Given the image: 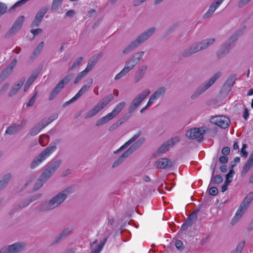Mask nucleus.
Listing matches in <instances>:
<instances>
[{
	"label": "nucleus",
	"instance_id": "f8f14e48",
	"mask_svg": "<svg viewBox=\"0 0 253 253\" xmlns=\"http://www.w3.org/2000/svg\"><path fill=\"white\" fill-rule=\"evenodd\" d=\"M205 132L206 129L204 127H195L187 130L185 135L190 139H197L198 141L201 142L203 140Z\"/></svg>",
	"mask_w": 253,
	"mask_h": 253
},
{
	"label": "nucleus",
	"instance_id": "13d9d810",
	"mask_svg": "<svg viewBox=\"0 0 253 253\" xmlns=\"http://www.w3.org/2000/svg\"><path fill=\"white\" fill-rule=\"evenodd\" d=\"M38 92L37 91L35 93V94H34V95L32 96V97L30 99L29 103L27 104V106L28 107H29V106H32L34 105L37 97H38Z\"/></svg>",
	"mask_w": 253,
	"mask_h": 253
},
{
	"label": "nucleus",
	"instance_id": "0e129e2a",
	"mask_svg": "<svg viewBox=\"0 0 253 253\" xmlns=\"http://www.w3.org/2000/svg\"><path fill=\"white\" fill-rule=\"evenodd\" d=\"M7 10L6 5L3 3L0 2V15L5 13Z\"/></svg>",
	"mask_w": 253,
	"mask_h": 253
},
{
	"label": "nucleus",
	"instance_id": "69168bd1",
	"mask_svg": "<svg viewBox=\"0 0 253 253\" xmlns=\"http://www.w3.org/2000/svg\"><path fill=\"white\" fill-rule=\"evenodd\" d=\"M131 114H129L128 113V114H126L124 115L123 117H122L118 121L119 122V124L121 125L122 123H123L124 122L126 121L131 116Z\"/></svg>",
	"mask_w": 253,
	"mask_h": 253
},
{
	"label": "nucleus",
	"instance_id": "393cba45",
	"mask_svg": "<svg viewBox=\"0 0 253 253\" xmlns=\"http://www.w3.org/2000/svg\"><path fill=\"white\" fill-rule=\"evenodd\" d=\"M62 163L61 160H57L49 163L46 166L45 171L42 174H51L55 172Z\"/></svg>",
	"mask_w": 253,
	"mask_h": 253
},
{
	"label": "nucleus",
	"instance_id": "cd10ccee",
	"mask_svg": "<svg viewBox=\"0 0 253 253\" xmlns=\"http://www.w3.org/2000/svg\"><path fill=\"white\" fill-rule=\"evenodd\" d=\"M102 57V55L98 54L91 57L88 61L87 66L85 68L88 73L94 68L96 64Z\"/></svg>",
	"mask_w": 253,
	"mask_h": 253
},
{
	"label": "nucleus",
	"instance_id": "39448f33",
	"mask_svg": "<svg viewBox=\"0 0 253 253\" xmlns=\"http://www.w3.org/2000/svg\"><path fill=\"white\" fill-rule=\"evenodd\" d=\"M50 175H33L25 184V188H28L29 192L40 189L43 184L50 178Z\"/></svg>",
	"mask_w": 253,
	"mask_h": 253
},
{
	"label": "nucleus",
	"instance_id": "774afa93",
	"mask_svg": "<svg viewBox=\"0 0 253 253\" xmlns=\"http://www.w3.org/2000/svg\"><path fill=\"white\" fill-rule=\"evenodd\" d=\"M175 247L179 250H182L184 249L183 243L180 240H177L176 241Z\"/></svg>",
	"mask_w": 253,
	"mask_h": 253
},
{
	"label": "nucleus",
	"instance_id": "4468645a",
	"mask_svg": "<svg viewBox=\"0 0 253 253\" xmlns=\"http://www.w3.org/2000/svg\"><path fill=\"white\" fill-rule=\"evenodd\" d=\"M60 206L59 203L52 197L50 199L41 203L38 208L40 212H43L53 210L58 208Z\"/></svg>",
	"mask_w": 253,
	"mask_h": 253
},
{
	"label": "nucleus",
	"instance_id": "79ce46f5",
	"mask_svg": "<svg viewBox=\"0 0 253 253\" xmlns=\"http://www.w3.org/2000/svg\"><path fill=\"white\" fill-rule=\"evenodd\" d=\"M240 161V158L238 157H237L234 158L233 161H231L230 163L229 166V171L227 174H234L235 171L233 169V168L237 165L238 163H239Z\"/></svg>",
	"mask_w": 253,
	"mask_h": 253
},
{
	"label": "nucleus",
	"instance_id": "4c0bfd02",
	"mask_svg": "<svg viewBox=\"0 0 253 253\" xmlns=\"http://www.w3.org/2000/svg\"><path fill=\"white\" fill-rule=\"evenodd\" d=\"M44 45V42H42L37 45V46L33 51L32 56L30 57V58L32 60L35 59L37 56H38L40 54V53L43 49Z\"/></svg>",
	"mask_w": 253,
	"mask_h": 253
},
{
	"label": "nucleus",
	"instance_id": "9b49d317",
	"mask_svg": "<svg viewBox=\"0 0 253 253\" xmlns=\"http://www.w3.org/2000/svg\"><path fill=\"white\" fill-rule=\"evenodd\" d=\"M150 92L149 89H146L133 99L128 108L129 114H131L137 109Z\"/></svg>",
	"mask_w": 253,
	"mask_h": 253
},
{
	"label": "nucleus",
	"instance_id": "8fccbe9b",
	"mask_svg": "<svg viewBox=\"0 0 253 253\" xmlns=\"http://www.w3.org/2000/svg\"><path fill=\"white\" fill-rule=\"evenodd\" d=\"M88 72L85 70V69L78 74L76 78L74 80V84H77L79 83L81 80H82L87 74Z\"/></svg>",
	"mask_w": 253,
	"mask_h": 253
},
{
	"label": "nucleus",
	"instance_id": "aec40b11",
	"mask_svg": "<svg viewBox=\"0 0 253 253\" xmlns=\"http://www.w3.org/2000/svg\"><path fill=\"white\" fill-rule=\"evenodd\" d=\"M74 76L73 74H70L66 76L57 84L55 87L53 88V90L56 91L57 93L59 94L65 86L73 79Z\"/></svg>",
	"mask_w": 253,
	"mask_h": 253
},
{
	"label": "nucleus",
	"instance_id": "58836bf2",
	"mask_svg": "<svg viewBox=\"0 0 253 253\" xmlns=\"http://www.w3.org/2000/svg\"><path fill=\"white\" fill-rule=\"evenodd\" d=\"M199 210H196L192 213H191L188 218L187 219V221L190 224V225H192L193 223H195L197 220V213H198Z\"/></svg>",
	"mask_w": 253,
	"mask_h": 253
},
{
	"label": "nucleus",
	"instance_id": "5fc2aeb1",
	"mask_svg": "<svg viewBox=\"0 0 253 253\" xmlns=\"http://www.w3.org/2000/svg\"><path fill=\"white\" fill-rule=\"evenodd\" d=\"M253 165V163L248 160L243 167V172L244 173H247L250 169L252 167Z\"/></svg>",
	"mask_w": 253,
	"mask_h": 253
},
{
	"label": "nucleus",
	"instance_id": "9d476101",
	"mask_svg": "<svg viewBox=\"0 0 253 253\" xmlns=\"http://www.w3.org/2000/svg\"><path fill=\"white\" fill-rule=\"evenodd\" d=\"M27 244L24 242H16L12 245L4 246L0 249V253H19L26 248Z\"/></svg>",
	"mask_w": 253,
	"mask_h": 253
},
{
	"label": "nucleus",
	"instance_id": "6e6d98bb",
	"mask_svg": "<svg viewBox=\"0 0 253 253\" xmlns=\"http://www.w3.org/2000/svg\"><path fill=\"white\" fill-rule=\"evenodd\" d=\"M29 0H20L16 2L13 6L10 8V10H14L16 7L20 6L27 2H28Z\"/></svg>",
	"mask_w": 253,
	"mask_h": 253
},
{
	"label": "nucleus",
	"instance_id": "20e7f679",
	"mask_svg": "<svg viewBox=\"0 0 253 253\" xmlns=\"http://www.w3.org/2000/svg\"><path fill=\"white\" fill-rule=\"evenodd\" d=\"M156 31L155 27H151L140 34L135 40L130 43L123 50V53L126 54L134 50L153 35Z\"/></svg>",
	"mask_w": 253,
	"mask_h": 253
},
{
	"label": "nucleus",
	"instance_id": "412c9836",
	"mask_svg": "<svg viewBox=\"0 0 253 253\" xmlns=\"http://www.w3.org/2000/svg\"><path fill=\"white\" fill-rule=\"evenodd\" d=\"M74 76L73 74H70L66 76L57 84L55 87L53 88V90L56 91L57 93L59 94L65 86L73 79Z\"/></svg>",
	"mask_w": 253,
	"mask_h": 253
},
{
	"label": "nucleus",
	"instance_id": "ea45409f",
	"mask_svg": "<svg viewBox=\"0 0 253 253\" xmlns=\"http://www.w3.org/2000/svg\"><path fill=\"white\" fill-rule=\"evenodd\" d=\"M245 212V211H243V210L239 208L238 210H237L235 213L234 217L231 220V224L233 225L236 224L239 221V220L242 217Z\"/></svg>",
	"mask_w": 253,
	"mask_h": 253
},
{
	"label": "nucleus",
	"instance_id": "bb28decb",
	"mask_svg": "<svg viewBox=\"0 0 253 253\" xmlns=\"http://www.w3.org/2000/svg\"><path fill=\"white\" fill-rule=\"evenodd\" d=\"M215 42L214 38L207 39L200 42L195 43L197 49L198 51L205 49L212 45Z\"/></svg>",
	"mask_w": 253,
	"mask_h": 253
},
{
	"label": "nucleus",
	"instance_id": "3c124183",
	"mask_svg": "<svg viewBox=\"0 0 253 253\" xmlns=\"http://www.w3.org/2000/svg\"><path fill=\"white\" fill-rule=\"evenodd\" d=\"M235 81V77L233 76H229L226 81L224 85L227 86L229 87H231L234 84Z\"/></svg>",
	"mask_w": 253,
	"mask_h": 253
},
{
	"label": "nucleus",
	"instance_id": "bf43d9fd",
	"mask_svg": "<svg viewBox=\"0 0 253 253\" xmlns=\"http://www.w3.org/2000/svg\"><path fill=\"white\" fill-rule=\"evenodd\" d=\"M208 190L209 194L213 196H216L218 193V190L215 187H210V186L208 187Z\"/></svg>",
	"mask_w": 253,
	"mask_h": 253
},
{
	"label": "nucleus",
	"instance_id": "5701e85b",
	"mask_svg": "<svg viewBox=\"0 0 253 253\" xmlns=\"http://www.w3.org/2000/svg\"><path fill=\"white\" fill-rule=\"evenodd\" d=\"M48 9L47 7H44L40 9L36 14L35 18L31 24L32 27H38L40 25L44 15L47 12Z\"/></svg>",
	"mask_w": 253,
	"mask_h": 253
},
{
	"label": "nucleus",
	"instance_id": "473e14b6",
	"mask_svg": "<svg viewBox=\"0 0 253 253\" xmlns=\"http://www.w3.org/2000/svg\"><path fill=\"white\" fill-rule=\"evenodd\" d=\"M230 51V46L226 43L217 52V56L218 58H221L229 53Z\"/></svg>",
	"mask_w": 253,
	"mask_h": 253
},
{
	"label": "nucleus",
	"instance_id": "b1692460",
	"mask_svg": "<svg viewBox=\"0 0 253 253\" xmlns=\"http://www.w3.org/2000/svg\"><path fill=\"white\" fill-rule=\"evenodd\" d=\"M148 69L146 65L141 66L135 72L133 78L134 82L137 84L145 76Z\"/></svg>",
	"mask_w": 253,
	"mask_h": 253
},
{
	"label": "nucleus",
	"instance_id": "c9c22d12",
	"mask_svg": "<svg viewBox=\"0 0 253 253\" xmlns=\"http://www.w3.org/2000/svg\"><path fill=\"white\" fill-rule=\"evenodd\" d=\"M17 64L16 59H14L8 67L2 72L1 74L4 76H8L12 71L13 68Z\"/></svg>",
	"mask_w": 253,
	"mask_h": 253
},
{
	"label": "nucleus",
	"instance_id": "864d4df0",
	"mask_svg": "<svg viewBox=\"0 0 253 253\" xmlns=\"http://www.w3.org/2000/svg\"><path fill=\"white\" fill-rule=\"evenodd\" d=\"M30 202L29 201L28 199H24L21 201L18 204V207L20 209H22L27 206H28L30 204Z\"/></svg>",
	"mask_w": 253,
	"mask_h": 253
},
{
	"label": "nucleus",
	"instance_id": "423d86ee",
	"mask_svg": "<svg viewBox=\"0 0 253 253\" xmlns=\"http://www.w3.org/2000/svg\"><path fill=\"white\" fill-rule=\"evenodd\" d=\"M114 98V94H110L104 97L99 102L97 103L91 110L88 111L86 114L84 119H88L94 116L106 106L110 102L113 100Z\"/></svg>",
	"mask_w": 253,
	"mask_h": 253
},
{
	"label": "nucleus",
	"instance_id": "c756f323",
	"mask_svg": "<svg viewBox=\"0 0 253 253\" xmlns=\"http://www.w3.org/2000/svg\"><path fill=\"white\" fill-rule=\"evenodd\" d=\"M25 81V78L24 77L18 81L17 83L11 88L9 92V96H12L16 94L23 85Z\"/></svg>",
	"mask_w": 253,
	"mask_h": 253
},
{
	"label": "nucleus",
	"instance_id": "f3484780",
	"mask_svg": "<svg viewBox=\"0 0 253 253\" xmlns=\"http://www.w3.org/2000/svg\"><path fill=\"white\" fill-rule=\"evenodd\" d=\"M179 141V138L178 137L172 138L166 142H164L157 150V153L162 154L168 151L169 149L172 147L174 144Z\"/></svg>",
	"mask_w": 253,
	"mask_h": 253
},
{
	"label": "nucleus",
	"instance_id": "37998d69",
	"mask_svg": "<svg viewBox=\"0 0 253 253\" xmlns=\"http://www.w3.org/2000/svg\"><path fill=\"white\" fill-rule=\"evenodd\" d=\"M69 234L68 230H65L58 234L53 241V244H56L61 240L64 239Z\"/></svg>",
	"mask_w": 253,
	"mask_h": 253
},
{
	"label": "nucleus",
	"instance_id": "7c9ffc66",
	"mask_svg": "<svg viewBox=\"0 0 253 253\" xmlns=\"http://www.w3.org/2000/svg\"><path fill=\"white\" fill-rule=\"evenodd\" d=\"M49 124V123H41L37 124L33 128L31 129L29 131V134L32 136H35L39 133L40 131L47 126Z\"/></svg>",
	"mask_w": 253,
	"mask_h": 253
},
{
	"label": "nucleus",
	"instance_id": "ddd939ff",
	"mask_svg": "<svg viewBox=\"0 0 253 253\" xmlns=\"http://www.w3.org/2000/svg\"><path fill=\"white\" fill-rule=\"evenodd\" d=\"M60 206L59 203L52 197L50 199L41 203L38 208L40 212H43L53 210L58 208Z\"/></svg>",
	"mask_w": 253,
	"mask_h": 253
},
{
	"label": "nucleus",
	"instance_id": "a18cd8bd",
	"mask_svg": "<svg viewBox=\"0 0 253 253\" xmlns=\"http://www.w3.org/2000/svg\"><path fill=\"white\" fill-rule=\"evenodd\" d=\"M63 0H53L51 4V10L57 11L60 7Z\"/></svg>",
	"mask_w": 253,
	"mask_h": 253
},
{
	"label": "nucleus",
	"instance_id": "a878e982",
	"mask_svg": "<svg viewBox=\"0 0 253 253\" xmlns=\"http://www.w3.org/2000/svg\"><path fill=\"white\" fill-rule=\"evenodd\" d=\"M24 19L25 17L24 16H19L15 21L11 28L9 30V33L11 35H14L18 32L21 28Z\"/></svg>",
	"mask_w": 253,
	"mask_h": 253
},
{
	"label": "nucleus",
	"instance_id": "49530a36",
	"mask_svg": "<svg viewBox=\"0 0 253 253\" xmlns=\"http://www.w3.org/2000/svg\"><path fill=\"white\" fill-rule=\"evenodd\" d=\"M63 0H53L51 4V10L57 11L60 7Z\"/></svg>",
	"mask_w": 253,
	"mask_h": 253
},
{
	"label": "nucleus",
	"instance_id": "4d7b16f0",
	"mask_svg": "<svg viewBox=\"0 0 253 253\" xmlns=\"http://www.w3.org/2000/svg\"><path fill=\"white\" fill-rule=\"evenodd\" d=\"M248 147V145L246 144H244L242 145V147L240 151V155L241 156H244L247 158L248 155V153L246 151V149Z\"/></svg>",
	"mask_w": 253,
	"mask_h": 253
},
{
	"label": "nucleus",
	"instance_id": "c03bdc74",
	"mask_svg": "<svg viewBox=\"0 0 253 253\" xmlns=\"http://www.w3.org/2000/svg\"><path fill=\"white\" fill-rule=\"evenodd\" d=\"M11 177L10 175H5L0 181V191L3 189L8 183Z\"/></svg>",
	"mask_w": 253,
	"mask_h": 253
},
{
	"label": "nucleus",
	"instance_id": "dca6fc26",
	"mask_svg": "<svg viewBox=\"0 0 253 253\" xmlns=\"http://www.w3.org/2000/svg\"><path fill=\"white\" fill-rule=\"evenodd\" d=\"M74 190L72 187H68L63 190L59 192L56 195L54 196V198L55 201L59 203L60 205H61L67 199V197L73 193Z\"/></svg>",
	"mask_w": 253,
	"mask_h": 253
},
{
	"label": "nucleus",
	"instance_id": "f704fd0d",
	"mask_svg": "<svg viewBox=\"0 0 253 253\" xmlns=\"http://www.w3.org/2000/svg\"><path fill=\"white\" fill-rule=\"evenodd\" d=\"M39 73L38 72H34L32 74L30 78L28 79L24 88V91L26 92L29 89L30 85L34 82V81L38 77Z\"/></svg>",
	"mask_w": 253,
	"mask_h": 253
},
{
	"label": "nucleus",
	"instance_id": "f03ea898",
	"mask_svg": "<svg viewBox=\"0 0 253 253\" xmlns=\"http://www.w3.org/2000/svg\"><path fill=\"white\" fill-rule=\"evenodd\" d=\"M141 132L138 131L137 133L134 134L130 139L126 141L124 145H123L120 148L116 151H114V154H117L120 152L123 151L128 146L132 144L127 150L124 152L117 160H116L113 164V167L116 168L122 164L129 155H130L133 152L140 147L145 141L144 137H141L135 141L141 135Z\"/></svg>",
	"mask_w": 253,
	"mask_h": 253
},
{
	"label": "nucleus",
	"instance_id": "6e6552de",
	"mask_svg": "<svg viewBox=\"0 0 253 253\" xmlns=\"http://www.w3.org/2000/svg\"><path fill=\"white\" fill-rule=\"evenodd\" d=\"M221 73L217 72L215 73L208 81L198 86L197 89L193 92L191 95V99L195 100L198 98L206 90L209 88L220 77Z\"/></svg>",
	"mask_w": 253,
	"mask_h": 253
},
{
	"label": "nucleus",
	"instance_id": "f257e3e1",
	"mask_svg": "<svg viewBox=\"0 0 253 253\" xmlns=\"http://www.w3.org/2000/svg\"><path fill=\"white\" fill-rule=\"evenodd\" d=\"M141 132L138 131L137 133L134 134L130 139L126 141L124 145H123L120 148L116 151H114V154H117L120 152L123 151L128 146L132 144L127 150L124 152L117 160H116L113 164V167L116 168L122 164L129 155H130L133 152L140 147L145 141L144 137H141L135 141L141 135Z\"/></svg>",
	"mask_w": 253,
	"mask_h": 253
},
{
	"label": "nucleus",
	"instance_id": "a19ab883",
	"mask_svg": "<svg viewBox=\"0 0 253 253\" xmlns=\"http://www.w3.org/2000/svg\"><path fill=\"white\" fill-rule=\"evenodd\" d=\"M233 175H225V180L223 185L221 186V192H224L227 190L228 185L232 180Z\"/></svg>",
	"mask_w": 253,
	"mask_h": 253
},
{
	"label": "nucleus",
	"instance_id": "4be33fe9",
	"mask_svg": "<svg viewBox=\"0 0 253 253\" xmlns=\"http://www.w3.org/2000/svg\"><path fill=\"white\" fill-rule=\"evenodd\" d=\"M155 164L158 169H167L172 167L175 163L167 158H160L156 161Z\"/></svg>",
	"mask_w": 253,
	"mask_h": 253
},
{
	"label": "nucleus",
	"instance_id": "603ef678",
	"mask_svg": "<svg viewBox=\"0 0 253 253\" xmlns=\"http://www.w3.org/2000/svg\"><path fill=\"white\" fill-rule=\"evenodd\" d=\"M245 244V242L244 241L240 242L238 244L236 249L235 250L233 251L232 252H231L230 253H241V252L244 247Z\"/></svg>",
	"mask_w": 253,
	"mask_h": 253
},
{
	"label": "nucleus",
	"instance_id": "e433bc0d",
	"mask_svg": "<svg viewBox=\"0 0 253 253\" xmlns=\"http://www.w3.org/2000/svg\"><path fill=\"white\" fill-rule=\"evenodd\" d=\"M242 34L243 32L242 31H237L226 42V44H228V46L231 45L238 40V37Z\"/></svg>",
	"mask_w": 253,
	"mask_h": 253
},
{
	"label": "nucleus",
	"instance_id": "09e8293b",
	"mask_svg": "<svg viewBox=\"0 0 253 253\" xmlns=\"http://www.w3.org/2000/svg\"><path fill=\"white\" fill-rule=\"evenodd\" d=\"M224 0H216L211 4L209 9L214 12Z\"/></svg>",
	"mask_w": 253,
	"mask_h": 253
},
{
	"label": "nucleus",
	"instance_id": "e2e57ef3",
	"mask_svg": "<svg viewBox=\"0 0 253 253\" xmlns=\"http://www.w3.org/2000/svg\"><path fill=\"white\" fill-rule=\"evenodd\" d=\"M253 200V192L249 193L244 199V200L246 201L248 203H250V204L251 203Z\"/></svg>",
	"mask_w": 253,
	"mask_h": 253
},
{
	"label": "nucleus",
	"instance_id": "72a5a7b5",
	"mask_svg": "<svg viewBox=\"0 0 253 253\" xmlns=\"http://www.w3.org/2000/svg\"><path fill=\"white\" fill-rule=\"evenodd\" d=\"M224 180V177L221 175H212L210 185H218L221 184Z\"/></svg>",
	"mask_w": 253,
	"mask_h": 253
},
{
	"label": "nucleus",
	"instance_id": "052dcab7",
	"mask_svg": "<svg viewBox=\"0 0 253 253\" xmlns=\"http://www.w3.org/2000/svg\"><path fill=\"white\" fill-rule=\"evenodd\" d=\"M250 205V203H248L246 201L244 200L241 203L239 208L244 211H246L249 207Z\"/></svg>",
	"mask_w": 253,
	"mask_h": 253
},
{
	"label": "nucleus",
	"instance_id": "338daca9",
	"mask_svg": "<svg viewBox=\"0 0 253 253\" xmlns=\"http://www.w3.org/2000/svg\"><path fill=\"white\" fill-rule=\"evenodd\" d=\"M251 0H240L238 3V6L239 7L241 8L247 5Z\"/></svg>",
	"mask_w": 253,
	"mask_h": 253
},
{
	"label": "nucleus",
	"instance_id": "1a4fd4ad",
	"mask_svg": "<svg viewBox=\"0 0 253 253\" xmlns=\"http://www.w3.org/2000/svg\"><path fill=\"white\" fill-rule=\"evenodd\" d=\"M125 106L126 102L124 101L119 103L111 113L97 120L96 122V125L97 126H100L107 123L117 116L124 108Z\"/></svg>",
	"mask_w": 253,
	"mask_h": 253
},
{
	"label": "nucleus",
	"instance_id": "a211bd4d",
	"mask_svg": "<svg viewBox=\"0 0 253 253\" xmlns=\"http://www.w3.org/2000/svg\"><path fill=\"white\" fill-rule=\"evenodd\" d=\"M26 124V121L24 119L21 121L20 124H13L6 128L5 134L8 135L15 134L20 131Z\"/></svg>",
	"mask_w": 253,
	"mask_h": 253
},
{
	"label": "nucleus",
	"instance_id": "7ed1b4c3",
	"mask_svg": "<svg viewBox=\"0 0 253 253\" xmlns=\"http://www.w3.org/2000/svg\"><path fill=\"white\" fill-rule=\"evenodd\" d=\"M144 54V51L136 52L131 55L126 62L125 66L123 69L115 77V80H118L126 76L130 71L142 59Z\"/></svg>",
	"mask_w": 253,
	"mask_h": 253
},
{
	"label": "nucleus",
	"instance_id": "de8ad7c7",
	"mask_svg": "<svg viewBox=\"0 0 253 253\" xmlns=\"http://www.w3.org/2000/svg\"><path fill=\"white\" fill-rule=\"evenodd\" d=\"M83 60V58L82 57L77 58L73 62L71 67L69 69V71H71L74 70L75 68L79 67V66L81 64Z\"/></svg>",
	"mask_w": 253,
	"mask_h": 253
},
{
	"label": "nucleus",
	"instance_id": "680f3d73",
	"mask_svg": "<svg viewBox=\"0 0 253 253\" xmlns=\"http://www.w3.org/2000/svg\"><path fill=\"white\" fill-rule=\"evenodd\" d=\"M41 197H42L41 194H35V195L32 196L31 197L29 198L28 199H29V201L30 202V203H32L37 200L40 199Z\"/></svg>",
	"mask_w": 253,
	"mask_h": 253
},
{
	"label": "nucleus",
	"instance_id": "2eb2a0df",
	"mask_svg": "<svg viewBox=\"0 0 253 253\" xmlns=\"http://www.w3.org/2000/svg\"><path fill=\"white\" fill-rule=\"evenodd\" d=\"M211 122L214 124L222 128L227 127L230 123L229 118L225 116H219L212 117L211 119Z\"/></svg>",
	"mask_w": 253,
	"mask_h": 253
},
{
	"label": "nucleus",
	"instance_id": "c85d7f7f",
	"mask_svg": "<svg viewBox=\"0 0 253 253\" xmlns=\"http://www.w3.org/2000/svg\"><path fill=\"white\" fill-rule=\"evenodd\" d=\"M197 52H198V50L197 49L195 43H194L183 49L181 52V55L183 57L186 58Z\"/></svg>",
	"mask_w": 253,
	"mask_h": 253
},
{
	"label": "nucleus",
	"instance_id": "6ab92c4d",
	"mask_svg": "<svg viewBox=\"0 0 253 253\" xmlns=\"http://www.w3.org/2000/svg\"><path fill=\"white\" fill-rule=\"evenodd\" d=\"M166 91V88L161 86L157 89L150 96L148 100V105H152L156 100L163 97Z\"/></svg>",
	"mask_w": 253,
	"mask_h": 253
},
{
	"label": "nucleus",
	"instance_id": "0eeeda50",
	"mask_svg": "<svg viewBox=\"0 0 253 253\" xmlns=\"http://www.w3.org/2000/svg\"><path fill=\"white\" fill-rule=\"evenodd\" d=\"M57 149L55 144H50L47 147L42 151L32 161L31 168L34 169L50 156Z\"/></svg>",
	"mask_w": 253,
	"mask_h": 253
},
{
	"label": "nucleus",
	"instance_id": "2f4dec72",
	"mask_svg": "<svg viewBox=\"0 0 253 253\" xmlns=\"http://www.w3.org/2000/svg\"><path fill=\"white\" fill-rule=\"evenodd\" d=\"M86 84H84L82 86V88L75 95V96L78 99L80 98L91 85L93 83V79L90 78L85 81Z\"/></svg>",
	"mask_w": 253,
	"mask_h": 253
}]
</instances>
